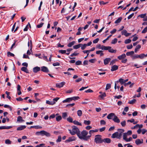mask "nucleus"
Here are the masks:
<instances>
[{
    "label": "nucleus",
    "mask_w": 147,
    "mask_h": 147,
    "mask_svg": "<svg viewBox=\"0 0 147 147\" xmlns=\"http://www.w3.org/2000/svg\"><path fill=\"white\" fill-rule=\"evenodd\" d=\"M88 134V132L87 131L84 130L77 134V136L80 139L87 141L91 137V135L87 136Z\"/></svg>",
    "instance_id": "nucleus-1"
},
{
    "label": "nucleus",
    "mask_w": 147,
    "mask_h": 147,
    "mask_svg": "<svg viewBox=\"0 0 147 147\" xmlns=\"http://www.w3.org/2000/svg\"><path fill=\"white\" fill-rule=\"evenodd\" d=\"M123 129H118V131L112 134L111 138H117L120 139L121 138L122 134L124 131Z\"/></svg>",
    "instance_id": "nucleus-2"
},
{
    "label": "nucleus",
    "mask_w": 147,
    "mask_h": 147,
    "mask_svg": "<svg viewBox=\"0 0 147 147\" xmlns=\"http://www.w3.org/2000/svg\"><path fill=\"white\" fill-rule=\"evenodd\" d=\"M72 129H69V133L71 135H74L75 134L77 135V134L80 132L79 129L76 126H73L72 127Z\"/></svg>",
    "instance_id": "nucleus-3"
},
{
    "label": "nucleus",
    "mask_w": 147,
    "mask_h": 147,
    "mask_svg": "<svg viewBox=\"0 0 147 147\" xmlns=\"http://www.w3.org/2000/svg\"><path fill=\"white\" fill-rule=\"evenodd\" d=\"M102 136L100 135H96L94 140V142L97 144L102 143Z\"/></svg>",
    "instance_id": "nucleus-4"
},
{
    "label": "nucleus",
    "mask_w": 147,
    "mask_h": 147,
    "mask_svg": "<svg viewBox=\"0 0 147 147\" xmlns=\"http://www.w3.org/2000/svg\"><path fill=\"white\" fill-rule=\"evenodd\" d=\"M145 56V55L143 53L140 55L135 54L131 56V57L133 59H136L139 58L141 59L144 58Z\"/></svg>",
    "instance_id": "nucleus-5"
},
{
    "label": "nucleus",
    "mask_w": 147,
    "mask_h": 147,
    "mask_svg": "<svg viewBox=\"0 0 147 147\" xmlns=\"http://www.w3.org/2000/svg\"><path fill=\"white\" fill-rule=\"evenodd\" d=\"M132 134V132L131 130H129L127 132L123 133V139L127 138L128 136H130Z\"/></svg>",
    "instance_id": "nucleus-6"
},
{
    "label": "nucleus",
    "mask_w": 147,
    "mask_h": 147,
    "mask_svg": "<svg viewBox=\"0 0 147 147\" xmlns=\"http://www.w3.org/2000/svg\"><path fill=\"white\" fill-rule=\"evenodd\" d=\"M65 84V82H62L59 83H57L56 84V86L57 87L60 88L62 87Z\"/></svg>",
    "instance_id": "nucleus-7"
},
{
    "label": "nucleus",
    "mask_w": 147,
    "mask_h": 147,
    "mask_svg": "<svg viewBox=\"0 0 147 147\" xmlns=\"http://www.w3.org/2000/svg\"><path fill=\"white\" fill-rule=\"evenodd\" d=\"M76 140V138L74 136H71L69 137L68 139L66 140V142H71L74 141H75Z\"/></svg>",
    "instance_id": "nucleus-8"
},
{
    "label": "nucleus",
    "mask_w": 147,
    "mask_h": 147,
    "mask_svg": "<svg viewBox=\"0 0 147 147\" xmlns=\"http://www.w3.org/2000/svg\"><path fill=\"white\" fill-rule=\"evenodd\" d=\"M41 70L44 72L46 73H48L49 72V71L48 68L45 66H42L41 67Z\"/></svg>",
    "instance_id": "nucleus-9"
},
{
    "label": "nucleus",
    "mask_w": 147,
    "mask_h": 147,
    "mask_svg": "<svg viewBox=\"0 0 147 147\" xmlns=\"http://www.w3.org/2000/svg\"><path fill=\"white\" fill-rule=\"evenodd\" d=\"M143 143V140L142 139H137L135 140V143L137 145H139L140 144H142Z\"/></svg>",
    "instance_id": "nucleus-10"
},
{
    "label": "nucleus",
    "mask_w": 147,
    "mask_h": 147,
    "mask_svg": "<svg viewBox=\"0 0 147 147\" xmlns=\"http://www.w3.org/2000/svg\"><path fill=\"white\" fill-rule=\"evenodd\" d=\"M111 59L110 58H106L104 60V63L105 65L108 64L110 61Z\"/></svg>",
    "instance_id": "nucleus-11"
},
{
    "label": "nucleus",
    "mask_w": 147,
    "mask_h": 147,
    "mask_svg": "<svg viewBox=\"0 0 147 147\" xmlns=\"http://www.w3.org/2000/svg\"><path fill=\"white\" fill-rule=\"evenodd\" d=\"M115 114L113 113H111L107 116V118L108 119H112L115 116Z\"/></svg>",
    "instance_id": "nucleus-12"
},
{
    "label": "nucleus",
    "mask_w": 147,
    "mask_h": 147,
    "mask_svg": "<svg viewBox=\"0 0 147 147\" xmlns=\"http://www.w3.org/2000/svg\"><path fill=\"white\" fill-rule=\"evenodd\" d=\"M111 142V140L109 138H105L102 139V143L104 142L105 143H107L109 144Z\"/></svg>",
    "instance_id": "nucleus-13"
},
{
    "label": "nucleus",
    "mask_w": 147,
    "mask_h": 147,
    "mask_svg": "<svg viewBox=\"0 0 147 147\" xmlns=\"http://www.w3.org/2000/svg\"><path fill=\"white\" fill-rule=\"evenodd\" d=\"M113 120L114 121V122L117 123H119L120 122L119 119L118 117L115 115L114 117H113Z\"/></svg>",
    "instance_id": "nucleus-14"
},
{
    "label": "nucleus",
    "mask_w": 147,
    "mask_h": 147,
    "mask_svg": "<svg viewBox=\"0 0 147 147\" xmlns=\"http://www.w3.org/2000/svg\"><path fill=\"white\" fill-rule=\"evenodd\" d=\"M108 47H109L107 48V49H108L107 50L109 52L111 53H115L116 52V50H114L113 49L111 48V47L110 46H108Z\"/></svg>",
    "instance_id": "nucleus-15"
},
{
    "label": "nucleus",
    "mask_w": 147,
    "mask_h": 147,
    "mask_svg": "<svg viewBox=\"0 0 147 147\" xmlns=\"http://www.w3.org/2000/svg\"><path fill=\"white\" fill-rule=\"evenodd\" d=\"M121 32L122 35H124L126 36H128L130 34L129 33H127V31L125 30H123Z\"/></svg>",
    "instance_id": "nucleus-16"
},
{
    "label": "nucleus",
    "mask_w": 147,
    "mask_h": 147,
    "mask_svg": "<svg viewBox=\"0 0 147 147\" xmlns=\"http://www.w3.org/2000/svg\"><path fill=\"white\" fill-rule=\"evenodd\" d=\"M126 57V55L124 53L122 55H121L117 57L118 59L119 60H122L123 59H124Z\"/></svg>",
    "instance_id": "nucleus-17"
},
{
    "label": "nucleus",
    "mask_w": 147,
    "mask_h": 147,
    "mask_svg": "<svg viewBox=\"0 0 147 147\" xmlns=\"http://www.w3.org/2000/svg\"><path fill=\"white\" fill-rule=\"evenodd\" d=\"M40 68L37 66L34 67L33 69V71L34 73H36L37 72L40 71Z\"/></svg>",
    "instance_id": "nucleus-18"
},
{
    "label": "nucleus",
    "mask_w": 147,
    "mask_h": 147,
    "mask_svg": "<svg viewBox=\"0 0 147 147\" xmlns=\"http://www.w3.org/2000/svg\"><path fill=\"white\" fill-rule=\"evenodd\" d=\"M26 127V126L25 125H22L20 126L19 127H17V130L18 131H20L22 130L23 129H25Z\"/></svg>",
    "instance_id": "nucleus-19"
},
{
    "label": "nucleus",
    "mask_w": 147,
    "mask_h": 147,
    "mask_svg": "<svg viewBox=\"0 0 147 147\" xmlns=\"http://www.w3.org/2000/svg\"><path fill=\"white\" fill-rule=\"evenodd\" d=\"M12 127L11 126H2L0 127V129H10Z\"/></svg>",
    "instance_id": "nucleus-20"
},
{
    "label": "nucleus",
    "mask_w": 147,
    "mask_h": 147,
    "mask_svg": "<svg viewBox=\"0 0 147 147\" xmlns=\"http://www.w3.org/2000/svg\"><path fill=\"white\" fill-rule=\"evenodd\" d=\"M111 71H114L117 70L118 68V66L116 65H114L111 67Z\"/></svg>",
    "instance_id": "nucleus-21"
},
{
    "label": "nucleus",
    "mask_w": 147,
    "mask_h": 147,
    "mask_svg": "<svg viewBox=\"0 0 147 147\" xmlns=\"http://www.w3.org/2000/svg\"><path fill=\"white\" fill-rule=\"evenodd\" d=\"M95 49V47H92L90 50H85L83 51V52L84 53H87L88 52H90L91 51H93Z\"/></svg>",
    "instance_id": "nucleus-22"
},
{
    "label": "nucleus",
    "mask_w": 147,
    "mask_h": 147,
    "mask_svg": "<svg viewBox=\"0 0 147 147\" xmlns=\"http://www.w3.org/2000/svg\"><path fill=\"white\" fill-rule=\"evenodd\" d=\"M43 136H46L48 137H50L51 136V134L49 133L44 130H43Z\"/></svg>",
    "instance_id": "nucleus-23"
},
{
    "label": "nucleus",
    "mask_w": 147,
    "mask_h": 147,
    "mask_svg": "<svg viewBox=\"0 0 147 147\" xmlns=\"http://www.w3.org/2000/svg\"><path fill=\"white\" fill-rule=\"evenodd\" d=\"M134 53V51L128 52L126 53V55L127 56H131H131L134 55L133 54Z\"/></svg>",
    "instance_id": "nucleus-24"
},
{
    "label": "nucleus",
    "mask_w": 147,
    "mask_h": 147,
    "mask_svg": "<svg viewBox=\"0 0 147 147\" xmlns=\"http://www.w3.org/2000/svg\"><path fill=\"white\" fill-rule=\"evenodd\" d=\"M120 82L121 85H122L125 83L124 80L122 78H120L119 81H117L116 82V83H118Z\"/></svg>",
    "instance_id": "nucleus-25"
},
{
    "label": "nucleus",
    "mask_w": 147,
    "mask_h": 147,
    "mask_svg": "<svg viewBox=\"0 0 147 147\" xmlns=\"http://www.w3.org/2000/svg\"><path fill=\"white\" fill-rule=\"evenodd\" d=\"M21 70L22 71H24V72H25L27 73H28V71L27 69V68L26 67H22L21 68Z\"/></svg>",
    "instance_id": "nucleus-26"
},
{
    "label": "nucleus",
    "mask_w": 147,
    "mask_h": 147,
    "mask_svg": "<svg viewBox=\"0 0 147 147\" xmlns=\"http://www.w3.org/2000/svg\"><path fill=\"white\" fill-rule=\"evenodd\" d=\"M68 115L67 113L64 112L62 113V117L64 119H66Z\"/></svg>",
    "instance_id": "nucleus-27"
},
{
    "label": "nucleus",
    "mask_w": 147,
    "mask_h": 147,
    "mask_svg": "<svg viewBox=\"0 0 147 147\" xmlns=\"http://www.w3.org/2000/svg\"><path fill=\"white\" fill-rule=\"evenodd\" d=\"M70 98H66V99L63 100L62 102L63 103L65 102H69L71 101Z\"/></svg>",
    "instance_id": "nucleus-28"
},
{
    "label": "nucleus",
    "mask_w": 147,
    "mask_h": 147,
    "mask_svg": "<svg viewBox=\"0 0 147 147\" xmlns=\"http://www.w3.org/2000/svg\"><path fill=\"white\" fill-rule=\"evenodd\" d=\"M141 46L140 45H137L134 50V52L135 53H136L141 48Z\"/></svg>",
    "instance_id": "nucleus-29"
},
{
    "label": "nucleus",
    "mask_w": 147,
    "mask_h": 147,
    "mask_svg": "<svg viewBox=\"0 0 147 147\" xmlns=\"http://www.w3.org/2000/svg\"><path fill=\"white\" fill-rule=\"evenodd\" d=\"M81 45H82V44H79L78 45H74L73 47V48L74 49H77L78 48H80L81 47Z\"/></svg>",
    "instance_id": "nucleus-30"
},
{
    "label": "nucleus",
    "mask_w": 147,
    "mask_h": 147,
    "mask_svg": "<svg viewBox=\"0 0 147 147\" xmlns=\"http://www.w3.org/2000/svg\"><path fill=\"white\" fill-rule=\"evenodd\" d=\"M122 18L121 17H119L116 20L115 22V24H118L120 23L121 21Z\"/></svg>",
    "instance_id": "nucleus-31"
},
{
    "label": "nucleus",
    "mask_w": 147,
    "mask_h": 147,
    "mask_svg": "<svg viewBox=\"0 0 147 147\" xmlns=\"http://www.w3.org/2000/svg\"><path fill=\"white\" fill-rule=\"evenodd\" d=\"M102 51H97L96 52V53L97 54H100V56H101L103 55V53H102Z\"/></svg>",
    "instance_id": "nucleus-32"
},
{
    "label": "nucleus",
    "mask_w": 147,
    "mask_h": 147,
    "mask_svg": "<svg viewBox=\"0 0 147 147\" xmlns=\"http://www.w3.org/2000/svg\"><path fill=\"white\" fill-rule=\"evenodd\" d=\"M73 123L75 125H80V126H82V124L81 123H80L76 121H74L73 122Z\"/></svg>",
    "instance_id": "nucleus-33"
},
{
    "label": "nucleus",
    "mask_w": 147,
    "mask_h": 147,
    "mask_svg": "<svg viewBox=\"0 0 147 147\" xmlns=\"http://www.w3.org/2000/svg\"><path fill=\"white\" fill-rule=\"evenodd\" d=\"M67 119V121L69 122L72 123L73 122V118L70 116H69Z\"/></svg>",
    "instance_id": "nucleus-34"
},
{
    "label": "nucleus",
    "mask_w": 147,
    "mask_h": 147,
    "mask_svg": "<svg viewBox=\"0 0 147 147\" xmlns=\"http://www.w3.org/2000/svg\"><path fill=\"white\" fill-rule=\"evenodd\" d=\"M123 140H125L126 142H128L131 141L132 140V138L131 137H130L128 138H127L123 139Z\"/></svg>",
    "instance_id": "nucleus-35"
},
{
    "label": "nucleus",
    "mask_w": 147,
    "mask_h": 147,
    "mask_svg": "<svg viewBox=\"0 0 147 147\" xmlns=\"http://www.w3.org/2000/svg\"><path fill=\"white\" fill-rule=\"evenodd\" d=\"M43 130H42L40 131L36 132V134L37 135H41L42 136H43Z\"/></svg>",
    "instance_id": "nucleus-36"
},
{
    "label": "nucleus",
    "mask_w": 147,
    "mask_h": 147,
    "mask_svg": "<svg viewBox=\"0 0 147 147\" xmlns=\"http://www.w3.org/2000/svg\"><path fill=\"white\" fill-rule=\"evenodd\" d=\"M109 47L108 46H105L103 45H102L101 46L100 48V49H101L102 50H107L108 49H107V48Z\"/></svg>",
    "instance_id": "nucleus-37"
},
{
    "label": "nucleus",
    "mask_w": 147,
    "mask_h": 147,
    "mask_svg": "<svg viewBox=\"0 0 147 147\" xmlns=\"http://www.w3.org/2000/svg\"><path fill=\"white\" fill-rule=\"evenodd\" d=\"M70 98L71 101L72 100H76L79 99V96H74L70 97Z\"/></svg>",
    "instance_id": "nucleus-38"
},
{
    "label": "nucleus",
    "mask_w": 147,
    "mask_h": 147,
    "mask_svg": "<svg viewBox=\"0 0 147 147\" xmlns=\"http://www.w3.org/2000/svg\"><path fill=\"white\" fill-rule=\"evenodd\" d=\"M117 61V60L116 59H114L112 60L110 62V65H113V64H115Z\"/></svg>",
    "instance_id": "nucleus-39"
},
{
    "label": "nucleus",
    "mask_w": 147,
    "mask_h": 147,
    "mask_svg": "<svg viewBox=\"0 0 147 147\" xmlns=\"http://www.w3.org/2000/svg\"><path fill=\"white\" fill-rule=\"evenodd\" d=\"M84 123L86 125H89L90 124L91 122L90 121L84 120Z\"/></svg>",
    "instance_id": "nucleus-40"
},
{
    "label": "nucleus",
    "mask_w": 147,
    "mask_h": 147,
    "mask_svg": "<svg viewBox=\"0 0 147 147\" xmlns=\"http://www.w3.org/2000/svg\"><path fill=\"white\" fill-rule=\"evenodd\" d=\"M75 43V42L73 41H72L71 42H70L69 43L68 45H67V46L69 47H71L72 45H74Z\"/></svg>",
    "instance_id": "nucleus-41"
},
{
    "label": "nucleus",
    "mask_w": 147,
    "mask_h": 147,
    "mask_svg": "<svg viewBox=\"0 0 147 147\" xmlns=\"http://www.w3.org/2000/svg\"><path fill=\"white\" fill-rule=\"evenodd\" d=\"M17 121L23 122L24 120L22 119V118L21 116H18L17 118Z\"/></svg>",
    "instance_id": "nucleus-42"
},
{
    "label": "nucleus",
    "mask_w": 147,
    "mask_h": 147,
    "mask_svg": "<svg viewBox=\"0 0 147 147\" xmlns=\"http://www.w3.org/2000/svg\"><path fill=\"white\" fill-rule=\"evenodd\" d=\"M77 113L78 116L80 117L82 114V111L81 110H78L77 112Z\"/></svg>",
    "instance_id": "nucleus-43"
},
{
    "label": "nucleus",
    "mask_w": 147,
    "mask_h": 147,
    "mask_svg": "<svg viewBox=\"0 0 147 147\" xmlns=\"http://www.w3.org/2000/svg\"><path fill=\"white\" fill-rule=\"evenodd\" d=\"M106 96V94L105 93H103L102 94L99 95V96L103 99L104 97Z\"/></svg>",
    "instance_id": "nucleus-44"
},
{
    "label": "nucleus",
    "mask_w": 147,
    "mask_h": 147,
    "mask_svg": "<svg viewBox=\"0 0 147 147\" xmlns=\"http://www.w3.org/2000/svg\"><path fill=\"white\" fill-rule=\"evenodd\" d=\"M117 41V39L116 38H115L111 42L112 44H115L116 43Z\"/></svg>",
    "instance_id": "nucleus-45"
},
{
    "label": "nucleus",
    "mask_w": 147,
    "mask_h": 147,
    "mask_svg": "<svg viewBox=\"0 0 147 147\" xmlns=\"http://www.w3.org/2000/svg\"><path fill=\"white\" fill-rule=\"evenodd\" d=\"M136 100L135 99H133L132 100H130L128 102V103L130 104H133L135 103Z\"/></svg>",
    "instance_id": "nucleus-46"
},
{
    "label": "nucleus",
    "mask_w": 147,
    "mask_h": 147,
    "mask_svg": "<svg viewBox=\"0 0 147 147\" xmlns=\"http://www.w3.org/2000/svg\"><path fill=\"white\" fill-rule=\"evenodd\" d=\"M56 120L57 121H59L62 119V117L60 115L57 116L56 117Z\"/></svg>",
    "instance_id": "nucleus-47"
},
{
    "label": "nucleus",
    "mask_w": 147,
    "mask_h": 147,
    "mask_svg": "<svg viewBox=\"0 0 147 147\" xmlns=\"http://www.w3.org/2000/svg\"><path fill=\"white\" fill-rule=\"evenodd\" d=\"M46 103L47 104L51 105H53L55 104V102H53L52 101L50 102L49 100H47L46 101Z\"/></svg>",
    "instance_id": "nucleus-48"
},
{
    "label": "nucleus",
    "mask_w": 147,
    "mask_h": 147,
    "mask_svg": "<svg viewBox=\"0 0 147 147\" xmlns=\"http://www.w3.org/2000/svg\"><path fill=\"white\" fill-rule=\"evenodd\" d=\"M11 141L9 139H7L5 140V143L8 144H11Z\"/></svg>",
    "instance_id": "nucleus-49"
},
{
    "label": "nucleus",
    "mask_w": 147,
    "mask_h": 147,
    "mask_svg": "<svg viewBox=\"0 0 147 147\" xmlns=\"http://www.w3.org/2000/svg\"><path fill=\"white\" fill-rule=\"evenodd\" d=\"M131 42V40L130 39H127L125 40L124 42L125 44H128L130 43Z\"/></svg>",
    "instance_id": "nucleus-50"
},
{
    "label": "nucleus",
    "mask_w": 147,
    "mask_h": 147,
    "mask_svg": "<svg viewBox=\"0 0 147 147\" xmlns=\"http://www.w3.org/2000/svg\"><path fill=\"white\" fill-rule=\"evenodd\" d=\"M111 87V85L110 84H107L106 88V90H107L110 89Z\"/></svg>",
    "instance_id": "nucleus-51"
},
{
    "label": "nucleus",
    "mask_w": 147,
    "mask_h": 147,
    "mask_svg": "<svg viewBox=\"0 0 147 147\" xmlns=\"http://www.w3.org/2000/svg\"><path fill=\"white\" fill-rule=\"evenodd\" d=\"M87 46V44H84V45H82H82L81 46V49L82 50H84V49H85L86 47Z\"/></svg>",
    "instance_id": "nucleus-52"
},
{
    "label": "nucleus",
    "mask_w": 147,
    "mask_h": 147,
    "mask_svg": "<svg viewBox=\"0 0 147 147\" xmlns=\"http://www.w3.org/2000/svg\"><path fill=\"white\" fill-rule=\"evenodd\" d=\"M112 36V35H110L107 38H106L105 39L103 40L102 41V42L103 43H105V42L106 41L108 40L110 38L111 36Z\"/></svg>",
    "instance_id": "nucleus-53"
},
{
    "label": "nucleus",
    "mask_w": 147,
    "mask_h": 147,
    "mask_svg": "<svg viewBox=\"0 0 147 147\" xmlns=\"http://www.w3.org/2000/svg\"><path fill=\"white\" fill-rule=\"evenodd\" d=\"M7 55L8 57H9V56L13 57L14 56V55L13 54L9 52H8L7 53Z\"/></svg>",
    "instance_id": "nucleus-54"
},
{
    "label": "nucleus",
    "mask_w": 147,
    "mask_h": 147,
    "mask_svg": "<svg viewBox=\"0 0 147 147\" xmlns=\"http://www.w3.org/2000/svg\"><path fill=\"white\" fill-rule=\"evenodd\" d=\"M121 124L123 127H125L126 125V121H123L121 122Z\"/></svg>",
    "instance_id": "nucleus-55"
},
{
    "label": "nucleus",
    "mask_w": 147,
    "mask_h": 147,
    "mask_svg": "<svg viewBox=\"0 0 147 147\" xmlns=\"http://www.w3.org/2000/svg\"><path fill=\"white\" fill-rule=\"evenodd\" d=\"M5 94L7 95V97L9 99H11V97L10 96H9V95L10 94V92H8L7 91H6L5 92Z\"/></svg>",
    "instance_id": "nucleus-56"
},
{
    "label": "nucleus",
    "mask_w": 147,
    "mask_h": 147,
    "mask_svg": "<svg viewBox=\"0 0 147 147\" xmlns=\"http://www.w3.org/2000/svg\"><path fill=\"white\" fill-rule=\"evenodd\" d=\"M42 128V127L41 126H39V125H35L34 126V128L36 129H41Z\"/></svg>",
    "instance_id": "nucleus-57"
},
{
    "label": "nucleus",
    "mask_w": 147,
    "mask_h": 147,
    "mask_svg": "<svg viewBox=\"0 0 147 147\" xmlns=\"http://www.w3.org/2000/svg\"><path fill=\"white\" fill-rule=\"evenodd\" d=\"M147 31V26L142 31V33L144 34L146 33Z\"/></svg>",
    "instance_id": "nucleus-58"
},
{
    "label": "nucleus",
    "mask_w": 147,
    "mask_h": 147,
    "mask_svg": "<svg viewBox=\"0 0 147 147\" xmlns=\"http://www.w3.org/2000/svg\"><path fill=\"white\" fill-rule=\"evenodd\" d=\"M75 105V103H73L72 104H68L66 105V107H73Z\"/></svg>",
    "instance_id": "nucleus-59"
},
{
    "label": "nucleus",
    "mask_w": 147,
    "mask_h": 147,
    "mask_svg": "<svg viewBox=\"0 0 147 147\" xmlns=\"http://www.w3.org/2000/svg\"><path fill=\"white\" fill-rule=\"evenodd\" d=\"M82 61H78L76 62V64L77 65H80L82 64Z\"/></svg>",
    "instance_id": "nucleus-60"
},
{
    "label": "nucleus",
    "mask_w": 147,
    "mask_h": 147,
    "mask_svg": "<svg viewBox=\"0 0 147 147\" xmlns=\"http://www.w3.org/2000/svg\"><path fill=\"white\" fill-rule=\"evenodd\" d=\"M59 52L61 53V54H63L66 53V51L65 50H59Z\"/></svg>",
    "instance_id": "nucleus-61"
},
{
    "label": "nucleus",
    "mask_w": 147,
    "mask_h": 147,
    "mask_svg": "<svg viewBox=\"0 0 147 147\" xmlns=\"http://www.w3.org/2000/svg\"><path fill=\"white\" fill-rule=\"evenodd\" d=\"M43 23H41L40 24L37 25V27L38 28H40L43 26Z\"/></svg>",
    "instance_id": "nucleus-62"
},
{
    "label": "nucleus",
    "mask_w": 147,
    "mask_h": 147,
    "mask_svg": "<svg viewBox=\"0 0 147 147\" xmlns=\"http://www.w3.org/2000/svg\"><path fill=\"white\" fill-rule=\"evenodd\" d=\"M146 13L144 14H142L140 15L139 16H140L141 18H144L146 16Z\"/></svg>",
    "instance_id": "nucleus-63"
},
{
    "label": "nucleus",
    "mask_w": 147,
    "mask_h": 147,
    "mask_svg": "<svg viewBox=\"0 0 147 147\" xmlns=\"http://www.w3.org/2000/svg\"><path fill=\"white\" fill-rule=\"evenodd\" d=\"M100 124L101 125H105L106 124V122L104 120H101L100 121Z\"/></svg>",
    "instance_id": "nucleus-64"
}]
</instances>
